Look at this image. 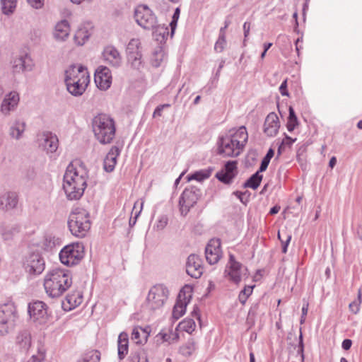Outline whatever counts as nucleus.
Segmentation results:
<instances>
[{
	"instance_id": "obj_1",
	"label": "nucleus",
	"mask_w": 362,
	"mask_h": 362,
	"mask_svg": "<svg viewBox=\"0 0 362 362\" xmlns=\"http://www.w3.org/2000/svg\"><path fill=\"white\" fill-rule=\"evenodd\" d=\"M88 172L78 160L71 163L63 178V189L69 200H78L87 187Z\"/></svg>"
},
{
	"instance_id": "obj_2",
	"label": "nucleus",
	"mask_w": 362,
	"mask_h": 362,
	"mask_svg": "<svg viewBox=\"0 0 362 362\" xmlns=\"http://www.w3.org/2000/svg\"><path fill=\"white\" fill-rule=\"evenodd\" d=\"M248 139L245 127L233 128L219 136L218 153L225 157H237L243 151Z\"/></svg>"
},
{
	"instance_id": "obj_3",
	"label": "nucleus",
	"mask_w": 362,
	"mask_h": 362,
	"mask_svg": "<svg viewBox=\"0 0 362 362\" xmlns=\"http://www.w3.org/2000/svg\"><path fill=\"white\" fill-rule=\"evenodd\" d=\"M71 284L72 279L69 272L59 268L50 271L44 280L45 292L52 298L61 296Z\"/></svg>"
},
{
	"instance_id": "obj_4",
	"label": "nucleus",
	"mask_w": 362,
	"mask_h": 362,
	"mask_svg": "<svg viewBox=\"0 0 362 362\" xmlns=\"http://www.w3.org/2000/svg\"><path fill=\"white\" fill-rule=\"evenodd\" d=\"M93 131L95 139L102 144L112 142L115 136V125L113 119L106 114H98L92 121Z\"/></svg>"
},
{
	"instance_id": "obj_5",
	"label": "nucleus",
	"mask_w": 362,
	"mask_h": 362,
	"mask_svg": "<svg viewBox=\"0 0 362 362\" xmlns=\"http://www.w3.org/2000/svg\"><path fill=\"white\" fill-rule=\"evenodd\" d=\"M89 213L84 209H74L69 216L68 226L71 234L84 238L90 228Z\"/></svg>"
},
{
	"instance_id": "obj_6",
	"label": "nucleus",
	"mask_w": 362,
	"mask_h": 362,
	"mask_svg": "<svg viewBox=\"0 0 362 362\" xmlns=\"http://www.w3.org/2000/svg\"><path fill=\"white\" fill-rule=\"evenodd\" d=\"M134 18L137 24L145 30H156L157 32L159 29L163 32L160 35H163V38L165 35H168V27L160 26L158 24V20L154 13L146 5H139L134 11Z\"/></svg>"
},
{
	"instance_id": "obj_7",
	"label": "nucleus",
	"mask_w": 362,
	"mask_h": 362,
	"mask_svg": "<svg viewBox=\"0 0 362 362\" xmlns=\"http://www.w3.org/2000/svg\"><path fill=\"white\" fill-rule=\"evenodd\" d=\"M169 295L168 288L162 284H156L151 288L148 291L146 308L151 311H154L163 307Z\"/></svg>"
},
{
	"instance_id": "obj_8",
	"label": "nucleus",
	"mask_w": 362,
	"mask_h": 362,
	"mask_svg": "<svg viewBox=\"0 0 362 362\" xmlns=\"http://www.w3.org/2000/svg\"><path fill=\"white\" fill-rule=\"evenodd\" d=\"M83 255V244L76 243L64 247L59 252V259L63 264L73 266L77 264Z\"/></svg>"
},
{
	"instance_id": "obj_9",
	"label": "nucleus",
	"mask_w": 362,
	"mask_h": 362,
	"mask_svg": "<svg viewBox=\"0 0 362 362\" xmlns=\"http://www.w3.org/2000/svg\"><path fill=\"white\" fill-rule=\"evenodd\" d=\"M16 318V310L13 305H0V335H5L14 328Z\"/></svg>"
},
{
	"instance_id": "obj_10",
	"label": "nucleus",
	"mask_w": 362,
	"mask_h": 362,
	"mask_svg": "<svg viewBox=\"0 0 362 362\" xmlns=\"http://www.w3.org/2000/svg\"><path fill=\"white\" fill-rule=\"evenodd\" d=\"M201 195V192L197 187L186 188L182 193L179 199V206L181 214L186 216L191 207L197 202Z\"/></svg>"
},
{
	"instance_id": "obj_11",
	"label": "nucleus",
	"mask_w": 362,
	"mask_h": 362,
	"mask_svg": "<svg viewBox=\"0 0 362 362\" xmlns=\"http://www.w3.org/2000/svg\"><path fill=\"white\" fill-rule=\"evenodd\" d=\"M23 268L30 275H40L45 268V262L40 252H31L23 260Z\"/></svg>"
},
{
	"instance_id": "obj_12",
	"label": "nucleus",
	"mask_w": 362,
	"mask_h": 362,
	"mask_svg": "<svg viewBox=\"0 0 362 362\" xmlns=\"http://www.w3.org/2000/svg\"><path fill=\"white\" fill-rule=\"evenodd\" d=\"M28 312L30 317L39 324L46 322L47 315V305L42 301L35 300L28 304Z\"/></svg>"
},
{
	"instance_id": "obj_13",
	"label": "nucleus",
	"mask_w": 362,
	"mask_h": 362,
	"mask_svg": "<svg viewBox=\"0 0 362 362\" xmlns=\"http://www.w3.org/2000/svg\"><path fill=\"white\" fill-rule=\"evenodd\" d=\"M186 272L192 278L199 279L204 272L202 260L200 257L195 254L188 256L186 262Z\"/></svg>"
},
{
	"instance_id": "obj_14",
	"label": "nucleus",
	"mask_w": 362,
	"mask_h": 362,
	"mask_svg": "<svg viewBox=\"0 0 362 362\" xmlns=\"http://www.w3.org/2000/svg\"><path fill=\"white\" fill-rule=\"evenodd\" d=\"M221 255V240L219 239L210 240L205 248V257L207 262L211 265L215 264L220 260Z\"/></svg>"
},
{
	"instance_id": "obj_15",
	"label": "nucleus",
	"mask_w": 362,
	"mask_h": 362,
	"mask_svg": "<svg viewBox=\"0 0 362 362\" xmlns=\"http://www.w3.org/2000/svg\"><path fill=\"white\" fill-rule=\"evenodd\" d=\"M237 161L229 160L226 163L224 168L216 173L215 177L221 182L229 185L237 175Z\"/></svg>"
},
{
	"instance_id": "obj_16",
	"label": "nucleus",
	"mask_w": 362,
	"mask_h": 362,
	"mask_svg": "<svg viewBox=\"0 0 362 362\" xmlns=\"http://www.w3.org/2000/svg\"><path fill=\"white\" fill-rule=\"evenodd\" d=\"M95 82L99 89L107 90L112 83V76L110 69L106 66H99L95 73Z\"/></svg>"
},
{
	"instance_id": "obj_17",
	"label": "nucleus",
	"mask_w": 362,
	"mask_h": 362,
	"mask_svg": "<svg viewBox=\"0 0 362 362\" xmlns=\"http://www.w3.org/2000/svg\"><path fill=\"white\" fill-rule=\"evenodd\" d=\"M41 146L47 153H54L58 148L59 141L57 136L50 132H43L38 138Z\"/></svg>"
},
{
	"instance_id": "obj_18",
	"label": "nucleus",
	"mask_w": 362,
	"mask_h": 362,
	"mask_svg": "<svg viewBox=\"0 0 362 362\" xmlns=\"http://www.w3.org/2000/svg\"><path fill=\"white\" fill-rule=\"evenodd\" d=\"M68 92L73 96L78 97L85 92L89 82L90 78H83L77 79V81H64Z\"/></svg>"
},
{
	"instance_id": "obj_19",
	"label": "nucleus",
	"mask_w": 362,
	"mask_h": 362,
	"mask_svg": "<svg viewBox=\"0 0 362 362\" xmlns=\"http://www.w3.org/2000/svg\"><path fill=\"white\" fill-rule=\"evenodd\" d=\"M103 57L106 63L114 67H119L122 64V57L118 50L112 45L105 47Z\"/></svg>"
},
{
	"instance_id": "obj_20",
	"label": "nucleus",
	"mask_w": 362,
	"mask_h": 362,
	"mask_svg": "<svg viewBox=\"0 0 362 362\" xmlns=\"http://www.w3.org/2000/svg\"><path fill=\"white\" fill-rule=\"evenodd\" d=\"M33 61L28 54L16 57L12 62V68L14 73L30 71L33 69Z\"/></svg>"
},
{
	"instance_id": "obj_21",
	"label": "nucleus",
	"mask_w": 362,
	"mask_h": 362,
	"mask_svg": "<svg viewBox=\"0 0 362 362\" xmlns=\"http://www.w3.org/2000/svg\"><path fill=\"white\" fill-rule=\"evenodd\" d=\"M64 75V81H77V79L81 80L82 77L90 78L86 68L82 65H79L78 66L76 65H71L65 71Z\"/></svg>"
},
{
	"instance_id": "obj_22",
	"label": "nucleus",
	"mask_w": 362,
	"mask_h": 362,
	"mask_svg": "<svg viewBox=\"0 0 362 362\" xmlns=\"http://www.w3.org/2000/svg\"><path fill=\"white\" fill-rule=\"evenodd\" d=\"M280 127L278 116L274 112H270L266 117L264 124V132L268 136H275Z\"/></svg>"
},
{
	"instance_id": "obj_23",
	"label": "nucleus",
	"mask_w": 362,
	"mask_h": 362,
	"mask_svg": "<svg viewBox=\"0 0 362 362\" xmlns=\"http://www.w3.org/2000/svg\"><path fill=\"white\" fill-rule=\"evenodd\" d=\"M228 264V270L226 272H228L230 279L234 283H239L241 280L242 264L235 260V256L233 254H230Z\"/></svg>"
},
{
	"instance_id": "obj_24",
	"label": "nucleus",
	"mask_w": 362,
	"mask_h": 362,
	"mask_svg": "<svg viewBox=\"0 0 362 362\" xmlns=\"http://www.w3.org/2000/svg\"><path fill=\"white\" fill-rule=\"evenodd\" d=\"M19 102V95L16 92H10L2 101L1 110L4 115H8L13 110Z\"/></svg>"
},
{
	"instance_id": "obj_25",
	"label": "nucleus",
	"mask_w": 362,
	"mask_h": 362,
	"mask_svg": "<svg viewBox=\"0 0 362 362\" xmlns=\"http://www.w3.org/2000/svg\"><path fill=\"white\" fill-rule=\"evenodd\" d=\"M120 154V150L117 146H112L110 151L106 155L104 162V170L107 173H111L114 170L117 163V158Z\"/></svg>"
},
{
	"instance_id": "obj_26",
	"label": "nucleus",
	"mask_w": 362,
	"mask_h": 362,
	"mask_svg": "<svg viewBox=\"0 0 362 362\" xmlns=\"http://www.w3.org/2000/svg\"><path fill=\"white\" fill-rule=\"evenodd\" d=\"M16 193L8 192L0 197V209L8 211L14 209L18 204Z\"/></svg>"
},
{
	"instance_id": "obj_27",
	"label": "nucleus",
	"mask_w": 362,
	"mask_h": 362,
	"mask_svg": "<svg viewBox=\"0 0 362 362\" xmlns=\"http://www.w3.org/2000/svg\"><path fill=\"white\" fill-rule=\"evenodd\" d=\"M70 27L66 20H62L55 25L54 37L57 41H64L69 35Z\"/></svg>"
},
{
	"instance_id": "obj_28",
	"label": "nucleus",
	"mask_w": 362,
	"mask_h": 362,
	"mask_svg": "<svg viewBox=\"0 0 362 362\" xmlns=\"http://www.w3.org/2000/svg\"><path fill=\"white\" fill-rule=\"evenodd\" d=\"M129 350L128 334L122 332L119 334L117 340L118 358L121 361L125 358Z\"/></svg>"
},
{
	"instance_id": "obj_29",
	"label": "nucleus",
	"mask_w": 362,
	"mask_h": 362,
	"mask_svg": "<svg viewBox=\"0 0 362 362\" xmlns=\"http://www.w3.org/2000/svg\"><path fill=\"white\" fill-rule=\"evenodd\" d=\"M16 344L21 349L27 351L31 345V336L28 330H23L16 337Z\"/></svg>"
},
{
	"instance_id": "obj_30",
	"label": "nucleus",
	"mask_w": 362,
	"mask_h": 362,
	"mask_svg": "<svg viewBox=\"0 0 362 362\" xmlns=\"http://www.w3.org/2000/svg\"><path fill=\"white\" fill-rule=\"evenodd\" d=\"M25 129V122L21 120L15 121L9 130L10 136L15 139H20Z\"/></svg>"
},
{
	"instance_id": "obj_31",
	"label": "nucleus",
	"mask_w": 362,
	"mask_h": 362,
	"mask_svg": "<svg viewBox=\"0 0 362 362\" xmlns=\"http://www.w3.org/2000/svg\"><path fill=\"white\" fill-rule=\"evenodd\" d=\"M90 31L87 26H81L74 35V41L78 45H83L88 40Z\"/></svg>"
},
{
	"instance_id": "obj_32",
	"label": "nucleus",
	"mask_w": 362,
	"mask_h": 362,
	"mask_svg": "<svg viewBox=\"0 0 362 362\" xmlns=\"http://www.w3.org/2000/svg\"><path fill=\"white\" fill-rule=\"evenodd\" d=\"M197 346L193 338H189L185 344L181 346L179 352L185 357L190 356L196 350Z\"/></svg>"
},
{
	"instance_id": "obj_33",
	"label": "nucleus",
	"mask_w": 362,
	"mask_h": 362,
	"mask_svg": "<svg viewBox=\"0 0 362 362\" xmlns=\"http://www.w3.org/2000/svg\"><path fill=\"white\" fill-rule=\"evenodd\" d=\"M262 177V175L259 172H256L247 179L243 184V187L245 188L249 187L256 189L259 186Z\"/></svg>"
},
{
	"instance_id": "obj_34",
	"label": "nucleus",
	"mask_w": 362,
	"mask_h": 362,
	"mask_svg": "<svg viewBox=\"0 0 362 362\" xmlns=\"http://www.w3.org/2000/svg\"><path fill=\"white\" fill-rule=\"evenodd\" d=\"M212 170H213V169L209 168L206 170H202L199 171H197L191 175H189L187 176V180H188V181H190L192 180H197L199 182L203 181L210 177Z\"/></svg>"
},
{
	"instance_id": "obj_35",
	"label": "nucleus",
	"mask_w": 362,
	"mask_h": 362,
	"mask_svg": "<svg viewBox=\"0 0 362 362\" xmlns=\"http://www.w3.org/2000/svg\"><path fill=\"white\" fill-rule=\"evenodd\" d=\"M166 55L164 50L161 47H158L153 52L151 57V64L155 67H158L165 59Z\"/></svg>"
},
{
	"instance_id": "obj_36",
	"label": "nucleus",
	"mask_w": 362,
	"mask_h": 362,
	"mask_svg": "<svg viewBox=\"0 0 362 362\" xmlns=\"http://www.w3.org/2000/svg\"><path fill=\"white\" fill-rule=\"evenodd\" d=\"M17 5V0H1L2 13L9 16L14 13Z\"/></svg>"
},
{
	"instance_id": "obj_37",
	"label": "nucleus",
	"mask_w": 362,
	"mask_h": 362,
	"mask_svg": "<svg viewBox=\"0 0 362 362\" xmlns=\"http://www.w3.org/2000/svg\"><path fill=\"white\" fill-rule=\"evenodd\" d=\"M20 227L18 225L7 226L2 228L1 235L5 240H11L13 235L18 233Z\"/></svg>"
},
{
	"instance_id": "obj_38",
	"label": "nucleus",
	"mask_w": 362,
	"mask_h": 362,
	"mask_svg": "<svg viewBox=\"0 0 362 362\" xmlns=\"http://www.w3.org/2000/svg\"><path fill=\"white\" fill-rule=\"evenodd\" d=\"M288 112L286 127L288 132H292L298 126V120L292 106H289Z\"/></svg>"
},
{
	"instance_id": "obj_39",
	"label": "nucleus",
	"mask_w": 362,
	"mask_h": 362,
	"mask_svg": "<svg viewBox=\"0 0 362 362\" xmlns=\"http://www.w3.org/2000/svg\"><path fill=\"white\" fill-rule=\"evenodd\" d=\"M186 306V302L178 300L173 307V317L176 320L180 318L185 313Z\"/></svg>"
},
{
	"instance_id": "obj_40",
	"label": "nucleus",
	"mask_w": 362,
	"mask_h": 362,
	"mask_svg": "<svg viewBox=\"0 0 362 362\" xmlns=\"http://www.w3.org/2000/svg\"><path fill=\"white\" fill-rule=\"evenodd\" d=\"M141 56V52L127 54L128 62L131 64L134 69H139L142 66Z\"/></svg>"
},
{
	"instance_id": "obj_41",
	"label": "nucleus",
	"mask_w": 362,
	"mask_h": 362,
	"mask_svg": "<svg viewBox=\"0 0 362 362\" xmlns=\"http://www.w3.org/2000/svg\"><path fill=\"white\" fill-rule=\"evenodd\" d=\"M70 308L77 307L82 303V295L80 292L76 291L72 294H68L66 297Z\"/></svg>"
},
{
	"instance_id": "obj_42",
	"label": "nucleus",
	"mask_w": 362,
	"mask_h": 362,
	"mask_svg": "<svg viewBox=\"0 0 362 362\" xmlns=\"http://www.w3.org/2000/svg\"><path fill=\"white\" fill-rule=\"evenodd\" d=\"M362 302V291L361 288H358V293H357V298L351 302L349 305V310L350 311L354 314H357L360 310V305Z\"/></svg>"
},
{
	"instance_id": "obj_43",
	"label": "nucleus",
	"mask_w": 362,
	"mask_h": 362,
	"mask_svg": "<svg viewBox=\"0 0 362 362\" xmlns=\"http://www.w3.org/2000/svg\"><path fill=\"white\" fill-rule=\"evenodd\" d=\"M140 41L137 38L132 39L127 46V54H133L134 52H141L140 48Z\"/></svg>"
},
{
	"instance_id": "obj_44",
	"label": "nucleus",
	"mask_w": 362,
	"mask_h": 362,
	"mask_svg": "<svg viewBox=\"0 0 362 362\" xmlns=\"http://www.w3.org/2000/svg\"><path fill=\"white\" fill-rule=\"evenodd\" d=\"M255 286H246L245 288L240 291L238 299L243 305H244L247 299V298L252 294V290Z\"/></svg>"
},
{
	"instance_id": "obj_45",
	"label": "nucleus",
	"mask_w": 362,
	"mask_h": 362,
	"mask_svg": "<svg viewBox=\"0 0 362 362\" xmlns=\"http://www.w3.org/2000/svg\"><path fill=\"white\" fill-rule=\"evenodd\" d=\"M57 240L55 239L54 237H53L52 235H47L45 238L44 243H43V246H44L45 250H51L52 249V247H54L55 246Z\"/></svg>"
},
{
	"instance_id": "obj_46",
	"label": "nucleus",
	"mask_w": 362,
	"mask_h": 362,
	"mask_svg": "<svg viewBox=\"0 0 362 362\" xmlns=\"http://www.w3.org/2000/svg\"><path fill=\"white\" fill-rule=\"evenodd\" d=\"M45 357V351L42 347H39L37 355H33L28 362H42Z\"/></svg>"
},
{
	"instance_id": "obj_47",
	"label": "nucleus",
	"mask_w": 362,
	"mask_h": 362,
	"mask_svg": "<svg viewBox=\"0 0 362 362\" xmlns=\"http://www.w3.org/2000/svg\"><path fill=\"white\" fill-rule=\"evenodd\" d=\"M226 44V35H223V34L219 35L218 39L215 44L214 49L217 52H221L224 49Z\"/></svg>"
},
{
	"instance_id": "obj_48",
	"label": "nucleus",
	"mask_w": 362,
	"mask_h": 362,
	"mask_svg": "<svg viewBox=\"0 0 362 362\" xmlns=\"http://www.w3.org/2000/svg\"><path fill=\"white\" fill-rule=\"evenodd\" d=\"M140 330L142 332V333L145 335V338H147V335L145 333L144 330L138 327L134 328L132 333V339L136 343V344H140L141 343V341L140 339Z\"/></svg>"
},
{
	"instance_id": "obj_49",
	"label": "nucleus",
	"mask_w": 362,
	"mask_h": 362,
	"mask_svg": "<svg viewBox=\"0 0 362 362\" xmlns=\"http://www.w3.org/2000/svg\"><path fill=\"white\" fill-rule=\"evenodd\" d=\"M168 219L167 216H160L156 224V228H157V230H161L164 229L165 227L168 224Z\"/></svg>"
},
{
	"instance_id": "obj_50",
	"label": "nucleus",
	"mask_w": 362,
	"mask_h": 362,
	"mask_svg": "<svg viewBox=\"0 0 362 362\" xmlns=\"http://www.w3.org/2000/svg\"><path fill=\"white\" fill-rule=\"evenodd\" d=\"M181 325H182V328L189 333L193 331L195 327V323L192 320L184 321Z\"/></svg>"
},
{
	"instance_id": "obj_51",
	"label": "nucleus",
	"mask_w": 362,
	"mask_h": 362,
	"mask_svg": "<svg viewBox=\"0 0 362 362\" xmlns=\"http://www.w3.org/2000/svg\"><path fill=\"white\" fill-rule=\"evenodd\" d=\"M170 107V105L168 104V103L163 104V105H160L157 106L156 108L155 109L153 113V117H156L162 116L163 110L165 108H168Z\"/></svg>"
},
{
	"instance_id": "obj_52",
	"label": "nucleus",
	"mask_w": 362,
	"mask_h": 362,
	"mask_svg": "<svg viewBox=\"0 0 362 362\" xmlns=\"http://www.w3.org/2000/svg\"><path fill=\"white\" fill-rule=\"evenodd\" d=\"M45 0H27L29 5L33 8L38 9L43 6Z\"/></svg>"
},
{
	"instance_id": "obj_53",
	"label": "nucleus",
	"mask_w": 362,
	"mask_h": 362,
	"mask_svg": "<svg viewBox=\"0 0 362 362\" xmlns=\"http://www.w3.org/2000/svg\"><path fill=\"white\" fill-rule=\"evenodd\" d=\"M279 91H280L281 94L284 96L289 95L288 91L287 90V80L286 79L284 80L280 85Z\"/></svg>"
},
{
	"instance_id": "obj_54",
	"label": "nucleus",
	"mask_w": 362,
	"mask_h": 362,
	"mask_svg": "<svg viewBox=\"0 0 362 362\" xmlns=\"http://www.w3.org/2000/svg\"><path fill=\"white\" fill-rule=\"evenodd\" d=\"M130 362H148L146 356L141 358L139 354L136 353L134 356H130Z\"/></svg>"
},
{
	"instance_id": "obj_55",
	"label": "nucleus",
	"mask_w": 362,
	"mask_h": 362,
	"mask_svg": "<svg viewBox=\"0 0 362 362\" xmlns=\"http://www.w3.org/2000/svg\"><path fill=\"white\" fill-rule=\"evenodd\" d=\"M269 163H270V160H267L265 158H263L261 161L259 168L257 172H259L260 173L262 172L265 171L267 170Z\"/></svg>"
},
{
	"instance_id": "obj_56",
	"label": "nucleus",
	"mask_w": 362,
	"mask_h": 362,
	"mask_svg": "<svg viewBox=\"0 0 362 362\" xmlns=\"http://www.w3.org/2000/svg\"><path fill=\"white\" fill-rule=\"evenodd\" d=\"M296 139H292L291 137L286 135L285 138L281 142L282 145L285 146L291 147L292 144L296 141Z\"/></svg>"
},
{
	"instance_id": "obj_57",
	"label": "nucleus",
	"mask_w": 362,
	"mask_h": 362,
	"mask_svg": "<svg viewBox=\"0 0 362 362\" xmlns=\"http://www.w3.org/2000/svg\"><path fill=\"white\" fill-rule=\"evenodd\" d=\"M291 240V235H288L286 236V240L285 241H283V240H281V244H282V252L283 253H286L287 252V248H288V246L289 245V243Z\"/></svg>"
},
{
	"instance_id": "obj_58",
	"label": "nucleus",
	"mask_w": 362,
	"mask_h": 362,
	"mask_svg": "<svg viewBox=\"0 0 362 362\" xmlns=\"http://www.w3.org/2000/svg\"><path fill=\"white\" fill-rule=\"evenodd\" d=\"M246 194H248V196L250 195V193L247 191H245L244 192H242L240 191H235L233 192V194L235 195L240 199V201L243 204L246 203V202L244 201V196Z\"/></svg>"
},
{
	"instance_id": "obj_59",
	"label": "nucleus",
	"mask_w": 362,
	"mask_h": 362,
	"mask_svg": "<svg viewBox=\"0 0 362 362\" xmlns=\"http://www.w3.org/2000/svg\"><path fill=\"white\" fill-rule=\"evenodd\" d=\"M250 30V23L248 22H245V23L243 24L244 42L246 41V39L249 35Z\"/></svg>"
},
{
	"instance_id": "obj_60",
	"label": "nucleus",
	"mask_w": 362,
	"mask_h": 362,
	"mask_svg": "<svg viewBox=\"0 0 362 362\" xmlns=\"http://www.w3.org/2000/svg\"><path fill=\"white\" fill-rule=\"evenodd\" d=\"M352 345V341L349 339H346L342 341L341 347L343 349L347 351L350 349Z\"/></svg>"
},
{
	"instance_id": "obj_61",
	"label": "nucleus",
	"mask_w": 362,
	"mask_h": 362,
	"mask_svg": "<svg viewBox=\"0 0 362 362\" xmlns=\"http://www.w3.org/2000/svg\"><path fill=\"white\" fill-rule=\"evenodd\" d=\"M308 310V303L304 304L302 308V316L300 319V323L304 322V317L307 315Z\"/></svg>"
},
{
	"instance_id": "obj_62",
	"label": "nucleus",
	"mask_w": 362,
	"mask_h": 362,
	"mask_svg": "<svg viewBox=\"0 0 362 362\" xmlns=\"http://www.w3.org/2000/svg\"><path fill=\"white\" fill-rule=\"evenodd\" d=\"M300 343H299V349H298V352L300 353L301 354V358H302V360L303 361L304 359V355H303V337H302V334H300Z\"/></svg>"
},
{
	"instance_id": "obj_63",
	"label": "nucleus",
	"mask_w": 362,
	"mask_h": 362,
	"mask_svg": "<svg viewBox=\"0 0 362 362\" xmlns=\"http://www.w3.org/2000/svg\"><path fill=\"white\" fill-rule=\"evenodd\" d=\"M159 334L161 336V338L164 341H168L169 343H171V334H170L160 332Z\"/></svg>"
},
{
	"instance_id": "obj_64",
	"label": "nucleus",
	"mask_w": 362,
	"mask_h": 362,
	"mask_svg": "<svg viewBox=\"0 0 362 362\" xmlns=\"http://www.w3.org/2000/svg\"><path fill=\"white\" fill-rule=\"evenodd\" d=\"M274 155V151L272 148H270L268 150L267 154L265 155V156L264 158H267L269 160H271V159L273 158Z\"/></svg>"
}]
</instances>
